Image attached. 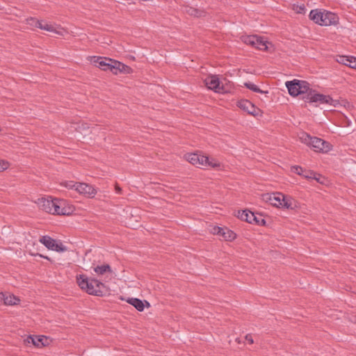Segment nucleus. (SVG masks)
Masks as SVG:
<instances>
[{"instance_id":"9d476101","label":"nucleus","mask_w":356,"mask_h":356,"mask_svg":"<svg viewBox=\"0 0 356 356\" xmlns=\"http://www.w3.org/2000/svg\"><path fill=\"white\" fill-rule=\"evenodd\" d=\"M204 82L209 89L216 92H219L221 90H223V86H220V82L217 75L208 76Z\"/></svg>"},{"instance_id":"412c9836","label":"nucleus","mask_w":356,"mask_h":356,"mask_svg":"<svg viewBox=\"0 0 356 356\" xmlns=\"http://www.w3.org/2000/svg\"><path fill=\"white\" fill-rule=\"evenodd\" d=\"M253 212H251L248 210H243V211H238L237 212V218L241 219V220L248 222V223H252L251 218L253 217Z\"/></svg>"},{"instance_id":"58836bf2","label":"nucleus","mask_w":356,"mask_h":356,"mask_svg":"<svg viewBox=\"0 0 356 356\" xmlns=\"http://www.w3.org/2000/svg\"><path fill=\"white\" fill-rule=\"evenodd\" d=\"M347 66L356 70V57L349 56V60Z\"/></svg>"},{"instance_id":"423d86ee","label":"nucleus","mask_w":356,"mask_h":356,"mask_svg":"<svg viewBox=\"0 0 356 356\" xmlns=\"http://www.w3.org/2000/svg\"><path fill=\"white\" fill-rule=\"evenodd\" d=\"M72 212L70 207H65V202L63 200L55 198L54 205L53 206L51 214L67 216Z\"/></svg>"},{"instance_id":"c9c22d12","label":"nucleus","mask_w":356,"mask_h":356,"mask_svg":"<svg viewBox=\"0 0 356 356\" xmlns=\"http://www.w3.org/2000/svg\"><path fill=\"white\" fill-rule=\"evenodd\" d=\"M304 168H302L301 166L300 165H293L291 167V172L297 174V175H302V173L304 172Z\"/></svg>"},{"instance_id":"1a4fd4ad","label":"nucleus","mask_w":356,"mask_h":356,"mask_svg":"<svg viewBox=\"0 0 356 356\" xmlns=\"http://www.w3.org/2000/svg\"><path fill=\"white\" fill-rule=\"evenodd\" d=\"M310 147L317 152H327L331 149L332 145L321 138L313 137Z\"/></svg>"},{"instance_id":"aec40b11","label":"nucleus","mask_w":356,"mask_h":356,"mask_svg":"<svg viewBox=\"0 0 356 356\" xmlns=\"http://www.w3.org/2000/svg\"><path fill=\"white\" fill-rule=\"evenodd\" d=\"M115 65V67H113V69H114V74H118V72H123L124 74H130L132 72V69L131 67L120 62L118 60H115V62H113Z\"/></svg>"},{"instance_id":"7c9ffc66","label":"nucleus","mask_w":356,"mask_h":356,"mask_svg":"<svg viewBox=\"0 0 356 356\" xmlns=\"http://www.w3.org/2000/svg\"><path fill=\"white\" fill-rule=\"evenodd\" d=\"M293 9L298 14H304L305 13V6L304 4L298 5L294 4Z\"/></svg>"},{"instance_id":"a18cd8bd","label":"nucleus","mask_w":356,"mask_h":356,"mask_svg":"<svg viewBox=\"0 0 356 356\" xmlns=\"http://www.w3.org/2000/svg\"><path fill=\"white\" fill-rule=\"evenodd\" d=\"M222 232H218V234L217 235L222 236Z\"/></svg>"},{"instance_id":"f8f14e48","label":"nucleus","mask_w":356,"mask_h":356,"mask_svg":"<svg viewBox=\"0 0 356 356\" xmlns=\"http://www.w3.org/2000/svg\"><path fill=\"white\" fill-rule=\"evenodd\" d=\"M26 344H33L37 348L45 346L48 343V338L44 336H31L29 335L24 339Z\"/></svg>"},{"instance_id":"cd10ccee","label":"nucleus","mask_w":356,"mask_h":356,"mask_svg":"<svg viewBox=\"0 0 356 356\" xmlns=\"http://www.w3.org/2000/svg\"><path fill=\"white\" fill-rule=\"evenodd\" d=\"M26 22L27 24L35 28H39V26L41 25V21L35 17L27 18Z\"/></svg>"},{"instance_id":"e433bc0d","label":"nucleus","mask_w":356,"mask_h":356,"mask_svg":"<svg viewBox=\"0 0 356 356\" xmlns=\"http://www.w3.org/2000/svg\"><path fill=\"white\" fill-rule=\"evenodd\" d=\"M77 184H78V182L74 183L73 181H65V182L62 183V185L67 188H70V189L74 188L76 190Z\"/></svg>"},{"instance_id":"9b49d317","label":"nucleus","mask_w":356,"mask_h":356,"mask_svg":"<svg viewBox=\"0 0 356 356\" xmlns=\"http://www.w3.org/2000/svg\"><path fill=\"white\" fill-rule=\"evenodd\" d=\"M284 197V194L281 193H266L262 195V199L266 202L269 203L273 207H280L281 203V198Z\"/></svg>"},{"instance_id":"4be33fe9","label":"nucleus","mask_w":356,"mask_h":356,"mask_svg":"<svg viewBox=\"0 0 356 356\" xmlns=\"http://www.w3.org/2000/svg\"><path fill=\"white\" fill-rule=\"evenodd\" d=\"M222 236L225 241H232L236 238V234L227 227H223Z\"/></svg>"},{"instance_id":"b1692460","label":"nucleus","mask_w":356,"mask_h":356,"mask_svg":"<svg viewBox=\"0 0 356 356\" xmlns=\"http://www.w3.org/2000/svg\"><path fill=\"white\" fill-rule=\"evenodd\" d=\"M252 223L255 224L257 225H266V220L264 218L263 216L261 213H254L253 214V217L251 218Z\"/></svg>"},{"instance_id":"ea45409f","label":"nucleus","mask_w":356,"mask_h":356,"mask_svg":"<svg viewBox=\"0 0 356 356\" xmlns=\"http://www.w3.org/2000/svg\"><path fill=\"white\" fill-rule=\"evenodd\" d=\"M9 167V163L4 160H0V172L7 169Z\"/></svg>"},{"instance_id":"c756f323","label":"nucleus","mask_w":356,"mask_h":356,"mask_svg":"<svg viewBox=\"0 0 356 356\" xmlns=\"http://www.w3.org/2000/svg\"><path fill=\"white\" fill-rule=\"evenodd\" d=\"M257 38H258V35H256L248 36L245 40V42L246 44H250L254 47H255L254 43H256V41L254 39H257Z\"/></svg>"},{"instance_id":"c85d7f7f","label":"nucleus","mask_w":356,"mask_h":356,"mask_svg":"<svg viewBox=\"0 0 356 356\" xmlns=\"http://www.w3.org/2000/svg\"><path fill=\"white\" fill-rule=\"evenodd\" d=\"M300 138L305 144H307L309 146H311L313 137H312L311 136H309V134H307L306 133H302V136L300 137Z\"/></svg>"},{"instance_id":"a211bd4d","label":"nucleus","mask_w":356,"mask_h":356,"mask_svg":"<svg viewBox=\"0 0 356 356\" xmlns=\"http://www.w3.org/2000/svg\"><path fill=\"white\" fill-rule=\"evenodd\" d=\"M0 299L3 300L6 305H16L20 302L19 298L13 294L6 295L3 293H0Z\"/></svg>"},{"instance_id":"f3484780","label":"nucleus","mask_w":356,"mask_h":356,"mask_svg":"<svg viewBox=\"0 0 356 356\" xmlns=\"http://www.w3.org/2000/svg\"><path fill=\"white\" fill-rule=\"evenodd\" d=\"M127 302L134 306L138 311L143 312L145 308V303L147 307H149L150 305L147 300H141L140 299L136 298H131L127 300Z\"/></svg>"},{"instance_id":"c03bdc74","label":"nucleus","mask_w":356,"mask_h":356,"mask_svg":"<svg viewBox=\"0 0 356 356\" xmlns=\"http://www.w3.org/2000/svg\"><path fill=\"white\" fill-rule=\"evenodd\" d=\"M37 255H38L40 257H42V258H44V259H46L50 261V259L48 257H47V256H44V255H42L41 254H37Z\"/></svg>"},{"instance_id":"f03ea898","label":"nucleus","mask_w":356,"mask_h":356,"mask_svg":"<svg viewBox=\"0 0 356 356\" xmlns=\"http://www.w3.org/2000/svg\"><path fill=\"white\" fill-rule=\"evenodd\" d=\"M285 84L289 95L293 97L307 96L311 90L309 83L306 81L293 79L286 81Z\"/></svg>"},{"instance_id":"4c0bfd02","label":"nucleus","mask_w":356,"mask_h":356,"mask_svg":"<svg viewBox=\"0 0 356 356\" xmlns=\"http://www.w3.org/2000/svg\"><path fill=\"white\" fill-rule=\"evenodd\" d=\"M326 104H329L332 106L333 107H337L339 104V101L337 99H332L330 95H328L327 102Z\"/></svg>"},{"instance_id":"f704fd0d","label":"nucleus","mask_w":356,"mask_h":356,"mask_svg":"<svg viewBox=\"0 0 356 356\" xmlns=\"http://www.w3.org/2000/svg\"><path fill=\"white\" fill-rule=\"evenodd\" d=\"M304 172L302 173V177L306 178L308 180L312 179V177L314 175L315 172L311 170L304 169Z\"/></svg>"},{"instance_id":"39448f33","label":"nucleus","mask_w":356,"mask_h":356,"mask_svg":"<svg viewBox=\"0 0 356 356\" xmlns=\"http://www.w3.org/2000/svg\"><path fill=\"white\" fill-rule=\"evenodd\" d=\"M39 241L49 250L58 252H63L67 250V248L63 245L61 242L58 243L55 239L49 236H42L39 239Z\"/></svg>"},{"instance_id":"6e6552de","label":"nucleus","mask_w":356,"mask_h":356,"mask_svg":"<svg viewBox=\"0 0 356 356\" xmlns=\"http://www.w3.org/2000/svg\"><path fill=\"white\" fill-rule=\"evenodd\" d=\"M305 102H319L320 104H326L327 102L328 95L318 93L316 90L311 88L310 92L307 96L302 97Z\"/></svg>"},{"instance_id":"49530a36","label":"nucleus","mask_w":356,"mask_h":356,"mask_svg":"<svg viewBox=\"0 0 356 356\" xmlns=\"http://www.w3.org/2000/svg\"><path fill=\"white\" fill-rule=\"evenodd\" d=\"M355 321H354V322H355V323H356V316L355 317Z\"/></svg>"},{"instance_id":"393cba45","label":"nucleus","mask_w":356,"mask_h":356,"mask_svg":"<svg viewBox=\"0 0 356 356\" xmlns=\"http://www.w3.org/2000/svg\"><path fill=\"white\" fill-rule=\"evenodd\" d=\"M281 204L280 208H286V209H293V200L289 198V197L284 195V197L281 198Z\"/></svg>"},{"instance_id":"0eeeda50","label":"nucleus","mask_w":356,"mask_h":356,"mask_svg":"<svg viewBox=\"0 0 356 356\" xmlns=\"http://www.w3.org/2000/svg\"><path fill=\"white\" fill-rule=\"evenodd\" d=\"M237 106L248 114L256 117L260 115L261 110L255 106L248 99H241L237 102Z\"/></svg>"},{"instance_id":"ddd939ff","label":"nucleus","mask_w":356,"mask_h":356,"mask_svg":"<svg viewBox=\"0 0 356 356\" xmlns=\"http://www.w3.org/2000/svg\"><path fill=\"white\" fill-rule=\"evenodd\" d=\"M76 191L88 197H92L97 193L96 190L91 185L86 183H78L76 184Z\"/></svg>"},{"instance_id":"4468645a","label":"nucleus","mask_w":356,"mask_h":356,"mask_svg":"<svg viewBox=\"0 0 356 356\" xmlns=\"http://www.w3.org/2000/svg\"><path fill=\"white\" fill-rule=\"evenodd\" d=\"M339 18L338 15L330 11L324 10L323 24V26L337 25L339 24Z\"/></svg>"},{"instance_id":"37998d69","label":"nucleus","mask_w":356,"mask_h":356,"mask_svg":"<svg viewBox=\"0 0 356 356\" xmlns=\"http://www.w3.org/2000/svg\"><path fill=\"white\" fill-rule=\"evenodd\" d=\"M115 192L118 194H120L122 191V188L118 184H115Z\"/></svg>"},{"instance_id":"f257e3e1","label":"nucleus","mask_w":356,"mask_h":356,"mask_svg":"<svg viewBox=\"0 0 356 356\" xmlns=\"http://www.w3.org/2000/svg\"><path fill=\"white\" fill-rule=\"evenodd\" d=\"M76 282L80 288L90 295L102 297L107 292L104 283L96 279H89L86 275L76 276Z\"/></svg>"},{"instance_id":"2f4dec72","label":"nucleus","mask_w":356,"mask_h":356,"mask_svg":"<svg viewBox=\"0 0 356 356\" xmlns=\"http://www.w3.org/2000/svg\"><path fill=\"white\" fill-rule=\"evenodd\" d=\"M337 62L339 63L343 64L344 65H348V63L349 60V56H337Z\"/></svg>"},{"instance_id":"a878e982","label":"nucleus","mask_w":356,"mask_h":356,"mask_svg":"<svg viewBox=\"0 0 356 356\" xmlns=\"http://www.w3.org/2000/svg\"><path fill=\"white\" fill-rule=\"evenodd\" d=\"M94 270L96 273L99 275H104L106 273H111L112 270L108 264H104L102 266H97L95 268H94Z\"/></svg>"},{"instance_id":"bb28decb","label":"nucleus","mask_w":356,"mask_h":356,"mask_svg":"<svg viewBox=\"0 0 356 356\" xmlns=\"http://www.w3.org/2000/svg\"><path fill=\"white\" fill-rule=\"evenodd\" d=\"M244 86L253 91V92H258V93H267L268 92L267 91H264L262 90H261L257 86H256L255 84L251 83V82H245L244 83Z\"/></svg>"},{"instance_id":"79ce46f5","label":"nucleus","mask_w":356,"mask_h":356,"mask_svg":"<svg viewBox=\"0 0 356 356\" xmlns=\"http://www.w3.org/2000/svg\"><path fill=\"white\" fill-rule=\"evenodd\" d=\"M245 338V340H247L249 342V343L252 344L254 343L252 337L250 334H246Z\"/></svg>"},{"instance_id":"7ed1b4c3","label":"nucleus","mask_w":356,"mask_h":356,"mask_svg":"<svg viewBox=\"0 0 356 356\" xmlns=\"http://www.w3.org/2000/svg\"><path fill=\"white\" fill-rule=\"evenodd\" d=\"M186 159L189 163L194 165L211 166L213 168L220 166L219 164L210 162L208 156L196 153L188 154L186 155Z\"/></svg>"},{"instance_id":"dca6fc26","label":"nucleus","mask_w":356,"mask_h":356,"mask_svg":"<svg viewBox=\"0 0 356 356\" xmlns=\"http://www.w3.org/2000/svg\"><path fill=\"white\" fill-rule=\"evenodd\" d=\"M184 12L191 16L196 17H203L206 14V12L204 9L194 8L188 5L184 6Z\"/></svg>"},{"instance_id":"2eb2a0df","label":"nucleus","mask_w":356,"mask_h":356,"mask_svg":"<svg viewBox=\"0 0 356 356\" xmlns=\"http://www.w3.org/2000/svg\"><path fill=\"white\" fill-rule=\"evenodd\" d=\"M55 199H46L42 197L38 200V204L40 209L47 213H51L53 206L54 205Z\"/></svg>"},{"instance_id":"6ab92c4d","label":"nucleus","mask_w":356,"mask_h":356,"mask_svg":"<svg viewBox=\"0 0 356 356\" xmlns=\"http://www.w3.org/2000/svg\"><path fill=\"white\" fill-rule=\"evenodd\" d=\"M324 10L321 11L318 9L312 10L309 13V19L314 21L316 24L323 26V18Z\"/></svg>"},{"instance_id":"a19ab883","label":"nucleus","mask_w":356,"mask_h":356,"mask_svg":"<svg viewBox=\"0 0 356 356\" xmlns=\"http://www.w3.org/2000/svg\"><path fill=\"white\" fill-rule=\"evenodd\" d=\"M223 227L215 226L211 229V233L213 234H218V232H222Z\"/></svg>"},{"instance_id":"72a5a7b5","label":"nucleus","mask_w":356,"mask_h":356,"mask_svg":"<svg viewBox=\"0 0 356 356\" xmlns=\"http://www.w3.org/2000/svg\"><path fill=\"white\" fill-rule=\"evenodd\" d=\"M312 179L316 180L318 183L324 184L325 181V177L322 176L321 174H318L315 172L314 175L312 177Z\"/></svg>"},{"instance_id":"5701e85b","label":"nucleus","mask_w":356,"mask_h":356,"mask_svg":"<svg viewBox=\"0 0 356 356\" xmlns=\"http://www.w3.org/2000/svg\"><path fill=\"white\" fill-rule=\"evenodd\" d=\"M256 41L255 48L262 50V51H266L268 49L267 44L269 42L266 40H264L262 37L258 36L257 39H254Z\"/></svg>"},{"instance_id":"20e7f679","label":"nucleus","mask_w":356,"mask_h":356,"mask_svg":"<svg viewBox=\"0 0 356 356\" xmlns=\"http://www.w3.org/2000/svg\"><path fill=\"white\" fill-rule=\"evenodd\" d=\"M115 60L108 58L106 57H100V56H92L91 58V62L95 63V65L104 71L109 70L113 74L114 73L113 67L115 65L113 62H115Z\"/></svg>"},{"instance_id":"473e14b6","label":"nucleus","mask_w":356,"mask_h":356,"mask_svg":"<svg viewBox=\"0 0 356 356\" xmlns=\"http://www.w3.org/2000/svg\"><path fill=\"white\" fill-rule=\"evenodd\" d=\"M39 29H43V30H45V31H49V32H56L57 33H59V32L56 31L55 30V29L54 28V26H52L51 25H49V24H47L43 25L42 21H41V25L39 26Z\"/></svg>"}]
</instances>
